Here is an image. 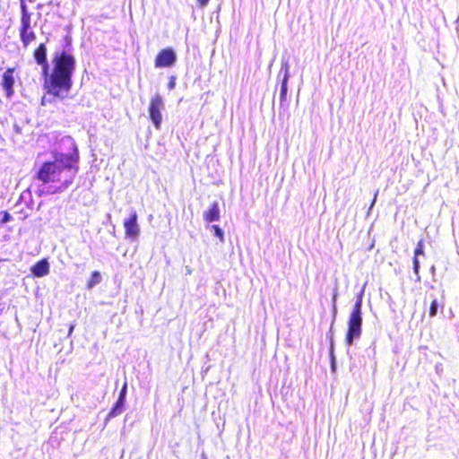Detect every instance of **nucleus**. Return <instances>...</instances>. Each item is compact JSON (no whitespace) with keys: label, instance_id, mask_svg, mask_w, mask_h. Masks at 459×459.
Masks as SVG:
<instances>
[{"label":"nucleus","instance_id":"obj_10","mask_svg":"<svg viewBox=\"0 0 459 459\" xmlns=\"http://www.w3.org/2000/svg\"><path fill=\"white\" fill-rule=\"evenodd\" d=\"M424 239H420L418 241L416 247L414 249V256L412 259V264H413V272L416 275H419L420 273V261H419V255H424Z\"/></svg>","mask_w":459,"mask_h":459},{"label":"nucleus","instance_id":"obj_6","mask_svg":"<svg viewBox=\"0 0 459 459\" xmlns=\"http://www.w3.org/2000/svg\"><path fill=\"white\" fill-rule=\"evenodd\" d=\"M177 56L171 48H162L155 56L154 65L156 68L170 67L176 63Z\"/></svg>","mask_w":459,"mask_h":459},{"label":"nucleus","instance_id":"obj_16","mask_svg":"<svg viewBox=\"0 0 459 459\" xmlns=\"http://www.w3.org/2000/svg\"><path fill=\"white\" fill-rule=\"evenodd\" d=\"M437 314V300L433 299L429 307V316L434 317Z\"/></svg>","mask_w":459,"mask_h":459},{"label":"nucleus","instance_id":"obj_3","mask_svg":"<svg viewBox=\"0 0 459 459\" xmlns=\"http://www.w3.org/2000/svg\"><path fill=\"white\" fill-rule=\"evenodd\" d=\"M362 299L359 298L355 302L351 312L348 328L345 334V342L348 346L353 343L355 338H359L362 333Z\"/></svg>","mask_w":459,"mask_h":459},{"label":"nucleus","instance_id":"obj_14","mask_svg":"<svg viewBox=\"0 0 459 459\" xmlns=\"http://www.w3.org/2000/svg\"><path fill=\"white\" fill-rule=\"evenodd\" d=\"M288 76L285 75L281 85V93L280 100L281 102H284L286 100L287 91H288Z\"/></svg>","mask_w":459,"mask_h":459},{"label":"nucleus","instance_id":"obj_2","mask_svg":"<svg viewBox=\"0 0 459 459\" xmlns=\"http://www.w3.org/2000/svg\"><path fill=\"white\" fill-rule=\"evenodd\" d=\"M72 150L67 153L54 152L53 160L43 162L34 178L44 185L55 186L52 193H61L67 189L74 182L75 174L79 170V152L74 141L69 138Z\"/></svg>","mask_w":459,"mask_h":459},{"label":"nucleus","instance_id":"obj_19","mask_svg":"<svg viewBox=\"0 0 459 459\" xmlns=\"http://www.w3.org/2000/svg\"><path fill=\"white\" fill-rule=\"evenodd\" d=\"M199 7H204L208 4L210 0H196Z\"/></svg>","mask_w":459,"mask_h":459},{"label":"nucleus","instance_id":"obj_11","mask_svg":"<svg viewBox=\"0 0 459 459\" xmlns=\"http://www.w3.org/2000/svg\"><path fill=\"white\" fill-rule=\"evenodd\" d=\"M220 209L216 202L211 204L208 211L204 212V219L206 222L216 221L220 219Z\"/></svg>","mask_w":459,"mask_h":459},{"label":"nucleus","instance_id":"obj_4","mask_svg":"<svg viewBox=\"0 0 459 459\" xmlns=\"http://www.w3.org/2000/svg\"><path fill=\"white\" fill-rule=\"evenodd\" d=\"M21 24L19 28L20 39L24 48L30 46L36 39V33L31 27V13H29L23 0L21 1Z\"/></svg>","mask_w":459,"mask_h":459},{"label":"nucleus","instance_id":"obj_13","mask_svg":"<svg viewBox=\"0 0 459 459\" xmlns=\"http://www.w3.org/2000/svg\"><path fill=\"white\" fill-rule=\"evenodd\" d=\"M125 400L126 399L118 397L115 406L112 408L111 411L109 412L110 417H114V416H117V414L121 413L122 407L125 403Z\"/></svg>","mask_w":459,"mask_h":459},{"label":"nucleus","instance_id":"obj_12","mask_svg":"<svg viewBox=\"0 0 459 459\" xmlns=\"http://www.w3.org/2000/svg\"><path fill=\"white\" fill-rule=\"evenodd\" d=\"M102 280L101 274L99 271H93L91 273L89 280L86 282V289L91 290Z\"/></svg>","mask_w":459,"mask_h":459},{"label":"nucleus","instance_id":"obj_5","mask_svg":"<svg viewBox=\"0 0 459 459\" xmlns=\"http://www.w3.org/2000/svg\"><path fill=\"white\" fill-rule=\"evenodd\" d=\"M164 108V102L162 98L156 94L150 100L148 113L149 117L153 123L156 129H160L162 123L161 110Z\"/></svg>","mask_w":459,"mask_h":459},{"label":"nucleus","instance_id":"obj_18","mask_svg":"<svg viewBox=\"0 0 459 459\" xmlns=\"http://www.w3.org/2000/svg\"><path fill=\"white\" fill-rule=\"evenodd\" d=\"M176 86V78L174 76L170 77L169 78V83H168V88L169 90H173Z\"/></svg>","mask_w":459,"mask_h":459},{"label":"nucleus","instance_id":"obj_20","mask_svg":"<svg viewBox=\"0 0 459 459\" xmlns=\"http://www.w3.org/2000/svg\"><path fill=\"white\" fill-rule=\"evenodd\" d=\"M74 329V325H73V324L70 325H69V330H68V336H70L72 334Z\"/></svg>","mask_w":459,"mask_h":459},{"label":"nucleus","instance_id":"obj_1","mask_svg":"<svg viewBox=\"0 0 459 459\" xmlns=\"http://www.w3.org/2000/svg\"><path fill=\"white\" fill-rule=\"evenodd\" d=\"M47 52L45 43H39L33 50V58L36 64L41 67L42 74L46 77L43 87L48 94L64 99L72 88L75 58L65 50L56 53L52 59L53 70L51 74H48Z\"/></svg>","mask_w":459,"mask_h":459},{"label":"nucleus","instance_id":"obj_17","mask_svg":"<svg viewBox=\"0 0 459 459\" xmlns=\"http://www.w3.org/2000/svg\"><path fill=\"white\" fill-rule=\"evenodd\" d=\"M126 391H127V382L125 381L124 384H123V386L120 390V393H119V398H123V399H126Z\"/></svg>","mask_w":459,"mask_h":459},{"label":"nucleus","instance_id":"obj_21","mask_svg":"<svg viewBox=\"0 0 459 459\" xmlns=\"http://www.w3.org/2000/svg\"><path fill=\"white\" fill-rule=\"evenodd\" d=\"M9 220V214L7 212L4 213V219H3V221L5 222Z\"/></svg>","mask_w":459,"mask_h":459},{"label":"nucleus","instance_id":"obj_9","mask_svg":"<svg viewBox=\"0 0 459 459\" xmlns=\"http://www.w3.org/2000/svg\"><path fill=\"white\" fill-rule=\"evenodd\" d=\"M31 273L36 277H43L49 273V264L47 259L38 261L32 267Z\"/></svg>","mask_w":459,"mask_h":459},{"label":"nucleus","instance_id":"obj_15","mask_svg":"<svg viewBox=\"0 0 459 459\" xmlns=\"http://www.w3.org/2000/svg\"><path fill=\"white\" fill-rule=\"evenodd\" d=\"M212 230L213 234L219 238L221 242L224 241V233L223 230L218 225H212Z\"/></svg>","mask_w":459,"mask_h":459},{"label":"nucleus","instance_id":"obj_7","mask_svg":"<svg viewBox=\"0 0 459 459\" xmlns=\"http://www.w3.org/2000/svg\"><path fill=\"white\" fill-rule=\"evenodd\" d=\"M137 218V213L134 212L131 213L130 217L124 221L125 236L132 240H135L140 232Z\"/></svg>","mask_w":459,"mask_h":459},{"label":"nucleus","instance_id":"obj_8","mask_svg":"<svg viewBox=\"0 0 459 459\" xmlns=\"http://www.w3.org/2000/svg\"><path fill=\"white\" fill-rule=\"evenodd\" d=\"M15 69L8 67L2 75L1 86L4 91L5 96L11 98L13 95V85L15 82L14 74Z\"/></svg>","mask_w":459,"mask_h":459}]
</instances>
